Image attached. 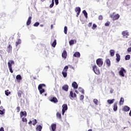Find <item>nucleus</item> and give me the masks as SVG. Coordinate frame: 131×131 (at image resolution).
Returning a JSON list of instances; mask_svg holds the SVG:
<instances>
[{"instance_id": "obj_1", "label": "nucleus", "mask_w": 131, "mask_h": 131, "mask_svg": "<svg viewBox=\"0 0 131 131\" xmlns=\"http://www.w3.org/2000/svg\"><path fill=\"white\" fill-rule=\"evenodd\" d=\"M14 64H15V61H14V60H9L8 62V68L11 73H13L14 72V71H13V68L12 67V66Z\"/></svg>"}, {"instance_id": "obj_2", "label": "nucleus", "mask_w": 131, "mask_h": 131, "mask_svg": "<svg viewBox=\"0 0 131 131\" xmlns=\"http://www.w3.org/2000/svg\"><path fill=\"white\" fill-rule=\"evenodd\" d=\"M42 88H46V84H40L38 86V90L39 91L40 95L45 92V89H42Z\"/></svg>"}, {"instance_id": "obj_3", "label": "nucleus", "mask_w": 131, "mask_h": 131, "mask_svg": "<svg viewBox=\"0 0 131 131\" xmlns=\"http://www.w3.org/2000/svg\"><path fill=\"white\" fill-rule=\"evenodd\" d=\"M92 69L95 74H97V75H99V74H100V70H99V68H98L96 65L93 66L92 67Z\"/></svg>"}, {"instance_id": "obj_4", "label": "nucleus", "mask_w": 131, "mask_h": 131, "mask_svg": "<svg viewBox=\"0 0 131 131\" xmlns=\"http://www.w3.org/2000/svg\"><path fill=\"white\" fill-rule=\"evenodd\" d=\"M68 71V67L66 66L64 67L63 71L62 72V74L63 77H67V71Z\"/></svg>"}, {"instance_id": "obj_5", "label": "nucleus", "mask_w": 131, "mask_h": 131, "mask_svg": "<svg viewBox=\"0 0 131 131\" xmlns=\"http://www.w3.org/2000/svg\"><path fill=\"white\" fill-rule=\"evenodd\" d=\"M96 64L99 67H102L103 66V60L102 58H98L96 60Z\"/></svg>"}, {"instance_id": "obj_6", "label": "nucleus", "mask_w": 131, "mask_h": 131, "mask_svg": "<svg viewBox=\"0 0 131 131\" xmlns=\"http://www.w3.org/2000/svg\"><path fill=\"white\" fill-rule=\"evenodd\" d=\"M124 73H126V71L123 68H121L119 72V75L122 76V77H124Z\"/></svg>"}, {"instance_id": "obj_7", "label": "nucleus", "mask_w": 131, "mask_h": 131, "mask_svg": "<svg viewBox=\"0 0 131 131\" xmlns=\"http://www.w3.org/2000/svg\"><path fill=\"white\" fill-rule=\"evenodd\" d=\"M62 115H64V114L65 113L66 111H67V110H68V106L67 105V104H64L62 105Z\"/></svg>"}, {"instance_id": "obj_8", "label": "nucleus", "mask_w": 131, "mask_h": 131, "mask_svg": "<svg viewBox=\"0 0 131 131\" xmlns=\"http://www.w3.org/2000/svg\"><path fill=\"white\" fill-rule=\"evenodd\" d=\"M122 35H123V37L127 38V36L129 35V33L127 32V31H124L122 32Z\"/></svg>"}, {"instance_id": "obj_9", "label": "nucleus", "mask_w": 131, "mask_h": 131, "mask_svg": "<svg viewBox=\"0 0 131 131\" xmlns=\"http://www.w3.org/2000/svg\"><path fill=\"white\" fill-rule=\"evenodd\" d=\"M76 97H77L76 94L73 93V91H70L69 97L71 99H72V98H76Z\"/></svg>"}, {"instance_id": "obj_10", "label": "nucleus", "mask_w": 131, "mask_h": 131, "mask_svg": "<svg viewBox=\"0 0 131 131\" xmlns=\"http://www.w3.org/2000/svg\"><path fill=\"white\" fill-rule=\"evenodd\" d=\"M75 11L77 13L76 17H78V16H79V14H80L81 11L80 7H76L75 9Z\"/></svg>"}, {"instance_id": "obj_11", "label": "nucleus", "mask_w": 131, "mask_h": 131, "mask_svg": "<svg viewBox=\"0 0 131 131\" xmlns=\"http://www.w3.org/2000/svg\"><path fill=\"white\" fill-rule=\"evenodd\" d=\"M130 108L128 107L127 105H125L122 108V111H124V112H127L129 110H130Z\"/></svg>"}, {"instance_id": "obj_12", "label": "nucleus", "mask_w": 131, "mask_h": 131, "mask_svg": "<svg viewBox=\"0 0 131 131\" xmlns=\"http://www.w3.org/2000/svg\"><path fill=\"white\" fill-rule=\"evenodd\" d=\"M12 49L13 48L12 47V46H11V45L9 44L7 48V52L8 53H12Z\"/></svg>"}, {"instance_id": "obj_13", "label": "nucleus", "mask_w": 131, "mask_h": 131, "mask_svg": "<svg viewBox=\"0 0 131 131\" xmlns=\"http://www.w3.org/2000/svg\"><path fill=\"white\" fill-rule=\"evenodd\" d=\"M69 88V86L67 84H65L62 86V89L63 91H65V92H68V89Z\"/></svg>"}, {"instance_id": "obj_14", "label": "nucleus", "mask_w": 131, "mask_h": 131, "mask_svg": "<svg viewBox=\"0 0 131 131\" xmlns=\"http://www.w3.org/2000/svg\"><path fill=\"white\" fill-rule=\"evenodd\" d=\"M23 116H25V117H26V116H27V113L26 112V111L20 112V117H23Z\"/></svg>"}, {"instance_id": "obj_15", "label": "nucleus", "mask_w": 131, "mask_h": 131, "mask_svg": "<svg viewBox=\"0 0 131 131\" xmlns=\"http://www.w3.org/2000/svg\"><path fill=\"white\" fill-rule=\"evenodd\" d=\"M62 57L64 59H66V58H67V52H66V50H63L62 53Z\"/></svg>"}, {"instance_id": "obj_16", "label": "nucleus", "mask_w": 131, "mask_h": 131, "mask_svg": "<svg viewBox=\"0 0 131 131\" xmlns=\"http://www.w3.org/2000/svg\"><path fill=\"white\" fill-rule=\"evenodd\" d=\"M31 19H32V17L31 16L29 17L26 23L27 26L30 25V24H31Z\"/></svg>"}, {"instance_id": "obj_17", "label": "nucleus", "mask_w": 131, "mask_h": 131, "mask_svg": "<svg viewBox=\"0 0 131 131\" xmlns=\"http://www.w3.org/2000/svg\"><path fill=\"white\" fill-rule=\"evenodd\" d=\"M50 101L53 103H58V99L56 97L51 98Z\"/></svg>"}, {"instance_id": "obj_18", "label": "nucleus", "mask_w": 131, "mask_h": 131, "mask_svg": "<svg viewBox=\"0 0 131 131\" xmlns=\"http://www.w3.org/2000/svg\"><path fill=\"white\" fill-rule=\"evenodd\" d=\"M72 85L75 89H76L78 88V85H77V83H76V82H73L72 83Z\"/></svg>"}, {"instance_id": "obj_19", "label": "nucleus", "mask_w": 131, "mask_h": 131, "mask_svg": "<svg viewBox=\"0 0 131 131\" xmlns=\"http://www.w3.org/2000/svg\"><path fill=\"white\" fill-rule=\"evenodd\" d=\"M74 57H76V58H79L80 57V53L79 52H75L73 54Z\"/></svg>"}, {"instance_id": "obj_20", "label": "nucleus", "mask_w": 131, "mask_h": 131, "mask_svg": "<svg viewBox=\"0 0 131 131\" xmlns=\"http://www.w3.org/2000/svg\"><path fill=\"white\" fill-rule=\"evenodd\" d=\"M116 61L117 62H119L120 61V55H119V54L117 53L116 54Z\"/></svg>"}, {"instance_id": "obj_21", "label": "nucleus", "mask_w": 131, "mask_h": 131, "mask_svg": "<svg viewBox=\"0 0 131 131\" xmlns=\"http://www.w3.org/2000/svg\"><path fill=\"white\" fill-rule=\"evenodd\" d=\"M41 129H42V127L40 125H38L36 128L37 131H41Z\"/></svg>"}, {"instance_id": "obj_22", "label": "nucleus", "mask_w": 131, "mask_h": 131, "mask_svg": "<svg viewBox=\"0 0 131 131\" xmlns=\"http://www.w3.org/2000/svg\"><path fill=\"white\" fill-rule=\"evenodd\" d=\"M21 41L20 39H18L17 41L15 42V46L18 47L19 45H21Z\"/></svg>"}, {"instance_id": "obj_23", "label": "nucleus", "mask_w": 131, "mask_h": 131, "mask_svg": "<svg viewBox=\"0 0 131 131\" xmlns=\"http://www.w3.org/2000/svg\"><path fill=\"white\" fill-rule=\"evenodd\" d=\"M78 91L79 92H80V93H81L82 95H84V90H83V89L81 88V87H79L78 88Z\"/></svg>"}, {"instance_id": "obj_24", "label": "nucleus", "mask_w": 131, "mask_h": 131, "mask_svg": "<svg viewBox=\"0 0 131 131\" xmlns=\"http://www.w3.org/2000/svg\"><path fill=\"white\" fill-rule=\"evenodd\" d=\"M105 62H106L107 66H108V67L110 66V65L111 64L110 59H106Z\"/></svg>"}, {"instance_id": "obj_25", "label": "nucleus", "mask_w": 131, "mask_h": 131, "mask_svg": "<svg viewBox=\"0 0 131 131\" xmlns=\"http://www.w3.org/2000/svg\"><path fill=\"white\" fill-rule=\"evenodd\" d=\"M56 117H57V118H58V119H62V117L61 116V114L59 112H57L56 113Z\"/></svg>"}, {"instance_id": "obj_26", "label": "nucleus", "mask_w": 131, "mask_h": 131, "mask_svg": "<svg viewBox=\"0 0 131 131\" xmlns=\"http://www.w3.org/2000/svg\"><path fill=\"white\" fill-rule=\"evenodd\" d=\"M124 102V99L122 97L121 98L120 102H119V104L120 105H123V103Z\"/></svg>"}, {"instance_id": "obj_27", "label": "nucleus", "mask_w": 131, "mask_h": 131, "mask_svg": "<svg viewBox=\"0 0 131 131\" xmlns=\"http://www.w3.org/2000/svg\"><path fill=\"white\" fill-rule=\"evenodd\" d=\"M74 41L75 42H76V40H71L70 41H69V45H70V46H72V45H74Z\"/></svg>"}, {"instance_id": "obj_28", "label": "nucleus", "mask_w": 131, "mask_h": 131, "mask_svg": "<svg viewBox=\"0 0 131 131\" xmlns=\"http://www.w3.org/2000/svg\"><path fill=\"white\" fill-rule=\"evenodd\" d=\"M56 45H57V40L55 39L53 43L51 44V46L53 48H55V47H56Z\"/></svg>"}, {"instance_id": "obj_29", "label": "nucleus", "mask_w": 131, "mask_h": 131, "mask_svg": "<svg viewBox=\"0 0 131 131\" xmlns=\"http://www.w3.org/2000/svg\"><path fill=\"white\" fill-rule=\"evenodd\" d=\"M114 101H115L114 99H113L112 100L108 99V100H107V102L108 104H113V103H114Z\"/></svg>"}, {"instance_id": "obj_30", "label": "nucleus", "mask_w": 131, "mask_h": 131, "mask_svg": "<svg viewBox=\"0 0 131 131\" xmlns=\"http://www.w3.org/2000/svg\"><path fill=\"white\" fill-rule=\"evenodd\" d=\"M22 94H23V92L21 91H19L18 92H17V94H18V96L19 97V98H21V97H22Z\"/></svg>"}, {"instance_id": "obj_31", "label": "nucleus", "mask_w": 131, "mask_h": 131, "mask_svg": "<svg viewBox=\"0 0 131 131\" xmlns=\"http://www.w3.org/2000/svg\"><path fill=\"white\" fill-rule=\"evenodd\" d=\"M93 102H94V104H95V105H99V100H98V99H94V100H93Z\"/></svg>"}, {"instance_id": "obj_32", "label": "nucleus", "mask_w": 131, "mask_h": 131, "mask_svg": "<svg viewBox=\"0 0 131 131\" xmlns=\"http://www.w3.org/2000/svg\"><path fill=\"white\" fill-rule=\"evenodd\" d=\"M16 79L17 80H21V79H22V77H21V75H17L16 77Z\"/></svg>"}, {"instance_id": "obj_33", "label": "nucleus", "mask_w": 131, "mask_h": 131, "mask_svg": "<svg viewBox=\"0 0 131 131\" xmlns=\"http://www.w3.org/2000/svg\"><path fill=\"white\" fill-rule=\"evenodd\" d=\"M111 18H113V21L115 20V13H113L112 14H111Z\"/></svg>"}, {"instance_id": "obj_34", "label": "nucleus", "mask_w": 131, "mask_h": 131, "mask_svg": "<svg viewBox=\"0 0 131 131\" xmlns=\"http://www.w3.org/2000/svg\"><path fill=\"white\" fill-rule=\"evenodd\" d=\"M82 13L83 14H84L85 18H88V13L86 12V11L85 10H83Z\"/></svg>"}, {"instance_id": "obj_35", "label": "nucleus", "mask_w": 131, "mask_h": 131, "mask_svg": "<svg viewBox=\"0 0 131 131\" xmlns=\"http://www.w3.org/2000/svg\"><path fill=\"white\" fill-rule=\"evenodd\" d=\"M32 122H33V125H35V124H36V123H37V120L36 119H34Z\"/></svg>"}, {"instance_id": "obj_36", "label": "nucleus", "mask_w": 131, "mask_h": 131, "mask_svg": "<svg viewBox=\"0 0 131 131\" xmlns=\"http://www.w3.org/2000/svg\"><path fill=\"white\" fill-rule=\"evenodd\" d=\"M129 59H130V55H126L125 57V60H129Z\"/></svg>"}, {"instance_id": "obj_37", "label": "nucleus", "mask_w": 131, "mask_h": 131, "mask_svg": "<svg viewBox=\"0 0 131 131\" xmlns=\"http://www.w3.org/2000/svg\"><path fill=\"white\" fill-rule=\"evenodd\" d=\"M54 0H52V3L50 5V8H52L53 7H54V4H55V2H54Z\"/></svg>"}, {"instance_id": "obj_38", "label": "nucleus", "mask_w": 131, "mask_h": 131, "mask_svg": "<svg viewBox=\"0 0 131 131\" xmlns=\"http://www.w3.org/2000/svg\"><path fill=\"white\" fill-rule=\"evenodd\" d=\"M110 55L111 56H112V57H113V56H114V50H111L110 51Z\"/></svg>"}, {"instance_id": "obj_39", "label": "nucleus", "mask_w": 131, "mask_h": 131, "mask_svg": "<svg viewBox=\"0 0 131 131\" xmlns=\"http://www.w3.org/2000/svg\"><path fill=\"white\" fill-rule=\"evenodd\" d=\"M5 95H6L7 96H9V95H11V92H9V90H6L5 91Z\"/></svg>"}, {"instance_id": "obj_40", "label": "nucleus", "mask_w": 131, "mask_h": 131, "mask_svg": "<svg viewBox=\"0 0 131 131\" xmlns=\"http://www.w3.org/2000/svg\"><path fill=\"white\" fill-rule=\"evenodd\" d=\"M68 30V29H67V27L65 26L64 28V34H67V31Z\"/></svg>"}, {"instance_id": "obj_41", "label": "nucleus", "mask_w": 131, "mask_h": 131, "mask_svg": "<svg viewBox=\"0 0 131 131\" xmlns=\"http://www.w3.org/2000/svg\"><path fill=\"white\" fill-rule=\"evenodd\" d=\"M38 25H39V23L38 22H36L34 23V24L33 25V26H34V27H37V26H38Z\"/></svg>"}, {"instance_id": "obj_42", "label": "nucleus", "mask_w": 131, "mask_h": 131, "mask_svg": "<svg viewBox=\"0 0 131 131\" xmlns=\"http://www.w3.org/2000/svg\"><path fill=\"white\" fill-rule=\"evenodd\" d=\"M120 17V15L119 14H117L115 15V20H118V19H119V17Z\"/></svg>"}, {"instance_id": "obj_43", "label": "nucleus", "mask_w": 131, "mask_h": 131, "mask_svg": "<svg viewBox=\"0 0 131 131\" xmlns=\"http://www.w3.org/2000/svg\"><path fill=\"white\" fill-rule=\"evenodd\" d=\"M5 112H6V110H4V111L0 110L1 115H3V114H4Z\"/></svg>"}, {"instance_id": "obj_44", "label": "nucleus", "mask_w": 131, "mask_h": 131, "mask_svg": "<svg viewBox=\"0 0 131 131\" xmlns=\"http://www.w3.org/2000/svg\"><path fill=\"white\" fill-rule=\"evenodd\" d=\"M98 20L102 21V20H103V16L102 15H99L98 16Z\"/></svg>"}, {"instance_id": "obj_45", "label": "nucleus", "mask_w": 131, "mask_h": 131, "mask_svg": "<svg viewBox=\"0 0 131 131\" xmlns=\"http://www.w3.org/2000/svg\"><path fill=\"white\" fill-rule=\"evenodd\" d=\"M83 99H84V96L81 95L80 96V101H82V100H83Z\"/></svg>"}, {"instance_id": "obj_46", "label": "nucleus", "mask_w": 131, "mask_h": 131, "mask_svg": "<svg viewBox=\"0 0 131 131\" xmlns=\"http://www.w3.org/2000/svg\"><path fill=\"white\" fill-rule=\"evenodd\" d=\"M96 28H97V25L93 24L92 29H96Z\"/></svg>"}, {"instance_id": "obj_47", "label": "nucleus", "mask_w": 131, "mask_h": 131, "mask_svg": "<svg viewBox=\"0 0 131 131\" xmlns=\"http://www.w3.org/2000/svg\"><path fill=\"white\" fill-rule=\"evenodd\" d=\"M22 121H23V122H27V119H26V118H23Z\"/></svg>"}, {"instance_id": "obj_48", "label": "nucleus", "mask_w": 131, "mask_h": 131, "mask_svg": "<svg viewBox=\"0 0 131 131\" xmlns=\"http://www.w3.org/2000/svg\"><path fill=\"white\" fill-rule=\"evenodd\" d=\"M109 25H110V22L107 21V22L105 23V26H109Z\"/></svg>"}, {"instance_id": "obj_49", "label": "nucleus", "mask_w": 131, "mask_h": 131, "mask_svg": "<svg viewBox=\"0 0 131 131\" xmlns=\"http://www.w3.org/2000/svg\"><path fill=\"white\" fill-rule=\"evenodd\" d=\"M16 111L17 112H20V106H17L16 107Z\"/></svg>"}, {"instance_id": "obj_50", "label": "nucleus", "mask_w": 131, "mask_h": 131, "mask_svg": "<svg viewBox=\"0 0 131 131\" xmlns=\"http://www.w3.org/2000/svg\"><path fill=\"white\" fill-rule=\"evenodd\" d=\"M55 5L57 6L59 4V0H55Z\"/></svg>"}, {"instance_id": "obj_51", "label": "nucleus", "mask_w": 131, "mask_h": 131, "mask_svg": "<svg viewBox=\"0 0 131 131\" xmlns=\"http://www.w3.org/2000/svg\"><path fill=\"white\" fill-rule=\"evenodd\" d=\"M92 25H93V23H89V24H88V27H92Z\"/></svg>"}, {"instance_id": "obj_52", "label": "nucleus", "mask_w": 131, "mask_h": 131, "mask_svg": "<svg viewBox=\"0 0 131 131\" xmlns=\"http://www.w3.org/2000/svg\"><path fill=\"white\" fill-rule=\"evenodd\" d=\"M0 110H2V111L5 110V108H4V106H0Z\"/></svg>"}, {"instance_id": "obj_53", "label": "nucleus", "mask_w": 131, "mask_h": 131, "mask_svg": "<svg viewBox=\"0 0 131 131\" xmlns=\"http://www.w3.org/2000/svg\"><path fill=\"white\" fill-rule=\"evenodd\" d=\"M127 52H128L129 53H130V52H131V47L128 48Z\"/></svg>"}, {"instance_id": "obj_54", "label": "nucleus", "mask_w": 131, "mask_h": 131, "mask_svg": "<svg viewBox=\"0 0 131 131\" xmlns=\"http://www.w3.org/2000/svg\"><path fill=\"white\" fill-rule=\"evenodd\" d=\"M0 131H5V129H4V127H2L0 128Z\"/></svg>"}, {"instance_id": "obj_55", "label": "nucleus", "mask_w": 131, "mask_h": 131, "mask_svg": "<svg viewBox=\"0 0 131 131\" xmlns=\"http://www.w3.org/2000/svg\"><path fill=\"white\" fill-rule=\"evenodd\" d=\"M28 123H29V124H31V123H32V121L30 120L29 122H28Z\"/></svg>"}, {"instance_id": "obj_56", "label": "nucleus", "mask_w": 131, "mask_h": 131, "mask_svg": "<svg viewBox=\"0 0 131 131\" xmlns=\"http://www.w3.org/2000/svg\"><path fill=\"white\" fill-rule=\"evenodd\" d=\"M117 106H115V111H117Z\"/></svg>"}, {"instance_id": "obj_57", "label": "nucleus", "mask_w": 131, "mask_h": 131, "mask_svg": "<svg viewBox=\"0 0 131 131\" xmlns=\"http://www.w3.org/2000/svg\"><path fill=\"white\" fill-rule=\"evenodd\" d=\"M114 111H115V104L114 105Z\"/></svg>"}, {"instance_id": "obj_58", "label": "nucleus", "mask_w": 131, "mask_h": 131, "mask_svg": "<svg viewBox=\"0 0 131 131\" xmlns=\"http://www.w3.org/2000/svg\"><path fill=\"white\" fill-rule=\"evenodd\" d=\"M75 93H76L77 94H79V93L78 92V91H77V90L75 91Z\"/></svg>"}, {"instance_id": "obj_59", "label": "nucleus", "mask_w": 131, "mask_h": 131, "mask_svg": "<svg viewBox=\"0 0 131 131\" xmlns=\"http://www.w3.org/2000/svg\"><path fill=\"white\" fill-rule=\"evenodd\" d=\"M129 116L131 117V111H130V112H129Z\"/></svg>"}, {"instance_id": "obj_60", "label": "nucleus", "mask_w": 131, "mask_h": 131, "mask_svg": "<svg viewBox=\"0 0 131 131\" xmlns=\"http://www.w3.org/2000/svg\"><path fill=\"white\" fill-rule=\"evenodd\" d=\"M40 27H43V25H40Z\"/></svg>"}, {"instance_id": "obj_61", "label": "nucleus", "mask_w": 131, "mask_h": 131, "mask_svg": "<svg viewBox=\"0 0 131 131\" xmlns=\"http://www.w3.org/2000/svg\"><path fill=\"white\" fill-rule=\"evenodd\" d=\"M45 1H46V0H40V1L42 2H45Z\"/></svg>"}, {"instance_id": "obj_62", "label": "nucleus", "mask_w": 131, "mask_h": 131, "mask_svg": "<svg viewBox=\"0 0 131 131\" xmlns=\"http://www.w3.org/2000/svg\"><path fill=\"white\" fill-rule=\"evenodd\" d=\"M111 93L112 94V93H113V91L111 90Z\"/></svg>"}, {"instance_id": "obj_63", "label": "nucleus", "mask_w": 131, "mask_h": 131, "mask_svg": "<svg viewBox=\"0 0 131 131\" xmlns=\"http://www.w3.org/2000/svg\"><path fill=\"white\" fill-rule=\"evenodd\" d=\"M88 131H92V129H89Z\"/></svg>"}, {"instance_id": "obj_64", "label": "nucleus", "mask_w": 131, "mask_h": 131, "mask_svg": "<svg viewBox=\"0 0 131 131\" xmlns=\"http://www.w3.org/2000/svg\"><path fill=\"white\" fill-rule=\"evenodd\" d=\"M53 28V25H51V28Z\"/></svg>"}]
</instances>
